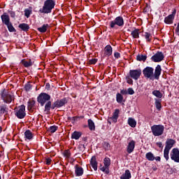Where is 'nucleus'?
<instances>
[{
    "label": "nucleus",
    "instance_id": "obj_26",
    "mask_svg": "<svg viewBox=\"0 0 179 179\" xmlns=\"http://www.w3.org/2000/svg\"><path fill=\"white\" fill-rule=\"evenodd\" d=\"M88 127L90 131H94L96 129L94 122L92 119L88 120Z\"/></svg>",
    "mask_w": 179,
    "mask_h": 179
},
{
    "label": "nucleus",
    "instance_id": "obj_34",
    "mask_svg": "<svg viewBox=\"0 0 179 179\" xmlns=\"http://www.w3.org/2000/svg\"><path fill=\"white\" fill-rule=\"evenodd\" d=\"M122 100H124V96L120 93H117L116 94V101L118 103H122Z\"/></svg>",
    "mask_w": 179,
    "mask_h": 179
},
{
    "label": "nucleus",
    "instance_id": "obj_29",
    "mask_svg": "<svg viewBox=\"0 0 179 179\" xmlns=\"http://www.w3.org/2000/svg\"><path fill=\"white\" fill-rule=\"evenodd\" d=\"M128 124L131 128H135V127H136V121L132 117L128 119Z\"/></svg>",
    "mask_w": 179,
    "mask_h": 179
},
{
    "label": "nucleus",
    "instance_id": "obj_31",
    "mask_svg": "<svg viewBox=\"0 0 179 179\" xmlns=\"http://www.w3.org/2000/svg\"><path fill=\"white\" fill-rule=\"evenodd\" d=\"M147 58H148V56L143 55H138L136 57L137 61H140V62L143 61V62H145Z\"/></svg>",
    "mask_w": 179,
    "mask_h": 179
},
{
    "label": "nucleus",
    "instance_id": "obj_9",
    "mask_svg": "<svg viewBox=\"0 0 179 179\" xmlns=\"http://www.w3.org/2000/svg\"><path fill=\"white\" fill-rule=\"evenodd\" d=\"M104 166L100 168L101 171L105 173V174H110V166L111 164V160L108 157H105L103 159Z\"/></svg>",
    "mask_w": 179,
    "mask_h": 179
},
{
    "label": "nucleus",
    "instance_id": "obj_10",
    "mask_svg": "<svg viewBox=\"0 0 179 179\" xmlns=\"http://www.w3.org/2000/svg\"><path fill=\"white\" fill-rule=\"evenodd\" d=\"M129 75L132 79L138 80V78H141V75H142V71L141 69L130 70Z\"/></svg>",
    "mask_w": 179,
    "mask_h": 179
},
{
    "label": "nucleus",
    "instance_id": "obj_32",
    "mask_svg": "<svg viewBox=\"0 0 179 179\" xmlns=\"http://www.w3.org/2000/svg\"><path fill=\"white\" fill-rule=\"evenodd\" d=\"M152 94L153 96H155V97H157L158 99H162L163 97V94L159 90H154L152 92Z\"/></svg>",
    "mask_w": 179,
    "mask_h": 179
},
{
    "label": "nucleus",
    "instance_id": "obj_44",
    "mask_svg": "<svg viewBox=\"0 0 179 179\" xmlns=\"http://www.w3.org/2000/svg\"><path fill=\"white\" fill-rule=\"evenodd\" d=\"M135 94V91H134V89L132 88H129L127 90V94Z\"/></svg>",
    "mask_w": 179,
    "mask_h": 179
},
{
    "label": "nucleus",
    "instance_id": "obj_16",
    "mask_svg": "<svg viewBox=\"0 0 179 179\" xmlns=\"http://www.w3.org/2000/svg\"><path fill=\"white\" fill-rule=\"evenodd\" d=\"M104 55L105 57H110V55H113V47H111V45H108L105 47Z\"/></svg>",
    "mask_w": 179,
    "mask_h": 179
},
{
    "label": "nucleus",
    "instance_id": "obj_55",
    "mask_svg": "<svg viewBox=\"0 0 179 179\" xmlns=\"http://www.w3.org/2000/svg\"><path fill=\"white\" fill-rule=\"evenodd\" d=\"M10 16H11V17H15V12H11Z\"/></svg>",
    "mask_w": 179,
    "mask_h": 179
},
{
    "label": "nucleus",
    "instance_id": "obj_53",
    "mask_svg": "<svg viewBox=\"0 0 179 179\" xmlns=\"http://www.w3.org/2000/svg\"><path fill=\"white\" fill-rule=\"evenodd\" d=\"M71 120L73 122L78 121V117H71Z\"/></svg>",
    "mask_w": 179,
    "mask_h": 179
},
{
    "label": "nucleus",
    "instance_id": "obj_30",
    "mask_svg": "<svg viewBox=\"0 0 179 179\" xmlns=\"http://www.w3.org/2000/svg\"><path fill=\"white\" fill-rule=\"evenodd\" d=\"M131 34L133 38H139V29H134V30L131 31Z\"/></svg>",
    "mask_w": 179,
    "mask_h": 179
},
{
    "label": "nucleus",
    "instance_id": "obj_38",
    "mask_svg": "<svg viewBox=\"0 0 179 179\" xmlns=\"http://www.w3.org/2000/svg\"><path fill=\"white\" fill-rule=\"evenodd\" d=\"M58 129V127L56 126H51L48 129V131L49 132H51V134H54L57 130Z\"/></svg>",
    "mask_w": 179,
    "mask_h": 179
},
{
    "label": "nucleus",
    "instance_id": "obj_41",
    "mask_svg": "<svg viewBox=\"0 0 179 179\" xmlns=\"http://www.w3.org/2000/svg\"><path fill=\"white\" fill-rule=\"evenodd\" d=\"M24 89L26 92H30V90H31V85H30L29 83L26 84L24 86Z\"/></svg>",
    "mask_w": 179,
    "mask_h": 179
},
{
    "label": "nucleus",
    "instance_id": "obj_17",
    "mask_svg": "<svg viewBox=\"0 0 179 179\" xmlns=\"http://www.w3.org/2000/svg\"><path fill=\"white\" fill-rule=\"evenodd\" d=\"M75 174L77 177H80L83 176V168L79 166V165L76 164L75 166Z\"/></svg>",
    "mask_w": 179,
    "mask_h": 179
},
{
    "label": "nucleus",
    "instance_id": "obj_4",
    "mask_svg": "<svg viewBox=\"0 0 179 179\" xmlns=\"http://www.w3.org/2000/svg\"><path fill=\"white\" fill-rule=\"evenodd\" d=\"M151 131L154 136H162L164 132V126L163 124H154L151 127Z\"/></svg>",
    "mask_w": 179,
    "mask_h": 179
},
{
    "label": "nucleus",
    "instance_id": "obj_51",
    "mask_svg": "<svg viewBox=\"0 0 179 179\" xmlns=\"http://www.w3.org/2000/svg\"><path fill=\"white\" fill-rule=\"evenodd\" d=\"M176 33L179 36V23L178 24L177 27L175 29Z\"/></svg>",
    "mask_w": 179,
    "mask_h": 179
},
{
    "label": "nucleus",
    "instance_id": "obj_14",
    "mask_svg": "<svg viewBox=\"0 0 179 179\" xmlns=\"http://www.w3.org/2000/svg\"><path fill=\"white\" fill-rule=\"evenodd\" d=\"M145 158L148 162H153L154 160H156V162H160L162 160V158L160 157H155V155L152 153V152H147L145 154Z\"/></svg>",
    "mask_w": 179,
    "mask_h": 179
},
{
    "label": "nucleus",
    "instance_id": "obj_36",
    "mask_svg": "<svg viewBox=\"0 0 179 179\" xmlns=\"http://www.w3.org/2000/svg\"><path fill=\"white\" fill-rule=\"evenodd\" d=\"M155 106H156L157 110H160V108H162V103H161V101L159 100V99H155Z\"/></svg>",
    "mask_w": 179,
    "mask_h": 179
},
{
    "label": "nucleus",
    "instance_id": "obj_48",
    "mask_svg": "<svg viewBox=\"0 0 179 179\" xmlns=\"http://www.w3.org/2000/svg\"><path fill=\"white\" fill-rule=\"evenodd\" d=\"M45 164L48 165L51 164V159L50 158H46L45 159Z\"/></svg>",
    "mask_w": 179,
    "mask_h": 179
},
{
    "label": "nucleus",
    "instance_id": "obj_23",
    "mask_svg": "<svg viewBox=\"0 0 179 179\" xmlns=\"http://www.w3.org/2000/svg\"><path fill=\"white\" fill-rule=\"evenodd\" d=\"M18 27L19 29H21L22 31H28L29 29H30V27L29 26V24L26 23L20 24Z\"/></svg>",
    "mask_w": 179,
    "mask_h": 179
},
{
    "label": "nucleus",
    "instance_id": "obj_21",
    "mask_svg": "<svg viewBox=\"0 0 179 179\" xmlns=\"http://www.w3.org/2000/svg\"><path fill=\"white\" fill-rule=\"evenodd\" d=\"M97 160L96 159V156H93L90 160V165L92 166V169L94 171H97Z\"/></svg>",
    "mask_w": 179,
    "mask_h": 179
},
{
    "label": "nucleus",
    "instance_id": "obj_54",
    "mask_svg": "<svg viewBox=\"0 0 179 179\" xmlns=\"http://www.w3.org/2000/svg\"><path fill=\"white\" fill-rule=\"evenodd\" d=\"M157 145L159 148H163V144L162 143V142L157 143Z\"/></svg>",
    "mask_w": 179,
    "mask_h": 179
},
{
    "label": "nucleus",
    "instance_id": "obj_1",
    "mask_svg": "<svg viewBox=\"0 0 179 179\" xmlns=\"http://www.w3.org/2000/svg\"><path fill=\"white\" fill-rule=\"evenodd\" d=\"M143 74L145 79H150V80H159V78H160V75H162V66L160 65H157L155 69L153 67L147 66L143 70Z\"/></svg>",
    "mask_w": 179,
    "mask_h": 179
},
{
    "label": "nucleus",
    "instance_id": "obj_42",
    "mask_svg": "<svg viewBox=\"0 0 179 179\" xmlns=\"http://www.w3.org/2000/svg\"><path fill=\"white\" fill-rule=\"evenodd\" d=\"M103 146L104 149H106V150H109L110 143H108L107 142H104Z\"/></svg>",
    "mask_w": 179,
    "mask_h": 179
},
{
    "label": "nucleus",
    "instance_id": "obj_43",
    "mask_svg": "<svg viewBox=\"0 0 179 179\" xmlns=\"http://www.w3.org/2000/svg\"><path fill=\"white\" fill-rule=\"evenodd\" d=\"M24 16H26V17H30V10L29 9L24 10Z\"/></svg>",
    "mask_w": 179,
    "mask_h": 179
},
{
    "label": "nucleus",
    "instance_id": "obj_7",
    "mask_svg": "<svg viewBox=\"0 0 179 179\" xmlns=\"http://www.w3.org/2000/svg\"><path fill=\"white\" fill-rule=\"evenodd\" d=\"M50 100H51V96L46 93H41L37 97V101L38 103H40L41 107H43L45 103H47V101L48 103V101H50Z\"/></svg>",
    "mask_w": 179,
    "mask_h": 179
},
{
    "label": "nucleus",
    "instance_id": "obj_50",
    "mask_svg": "<svg viewBox=\"0 0 179 179\" xmlns=\"http://www.w3.org/2000/svg\"><path fill=\"white\" fill-rule=\"evenodd\" d=\"M144 10L145 12H149V10H150V6L147 5Z\"/></svg>",
    "mask_w": 179,
    "mask_h": 179
},
{
    "label": "nucleus",
    "instance_id": "obj_25",
    "mask_svg": "<svg viewBox=\"0 0 179 179\" xmlns=\"http://www.w3.org/2000/svg\"><path fill=\"white\" fill-rule=\"evenodd\" d=\"M143 37L145 38L147 43L152 41V34L150 33L145 32L144 34H143Z\"/></svg>",
    "mask_w": 179,
    "mask_h": 179
},
{
    "label": "nucleus",
    "instance_id": "obj_12",
    "mask_svg": "<svg viewBox=\"0 0 179 179\" xmlns=\"http://www.w3.org/2000/svg\"><path fill=\"white\" fill-rule=\"evenodd\" d=\"M170 156L171 160H174L176 163H179V150L178 148H173Z\"/></svg>",
    "mask_w": 179,
    "mask_h": 179
},
{
    "label": "nucleus",
    "instance_id": "obj_35",
    "mask_svg": "<svg viewBox=\"0 0 179 179\" xmlns=\"http://www.w3.org/2000/svg\"><path fill=\"white\" fill-rule=\"evenodd\" d=\"M6 26L10 32L16 31V29H15V27H13V25L12 24V22H9L8 24H6Z\"/></svg>",
    "mask_w": 179,
    "mask_h": 179
},
{
    "label": "nucleus",
    "instance_id": "obj_2",
    "mask_svg": "<svg viewBox=\"0 0 179 179\" xmlns=\"http://www.w3.org/2000/svg\"><path fill=\"white\" fill-rule=\"evenodd\" d=\"M68 103V99L66 98H64L62 99H57L56 101H55L52 105L51 103V101H48L45 105V111H47V113H50V110H54L55 108H59L61 107H64V105Z\"/></svg>",
    "mask_w": 179,
    "mask_h": 179
},
{
    "label": "nucleus",
    "instance_id": "obj_49",
    "mask_svg": "<svg viewBox=\"0 0 179 179\" xmlns=\"http://www.w3.org/2000/svg\"><path fill=\"white\" fill-rule=\"evenodd\" d=\"M114 57H115V58H120V57H121V55H120V52H115L114 53Z\"/></svg>",
    "mask_w": 179,
    "mask_h": 179
},
{
    "label": "nucleus",
    "instance_id": "obj_3",
    "mask_svg": "<svg viewBox=\"0 0 179 179\" xmlns=\"http://www.w3.org/2000/svg\"><path fill=\"white\" fill-rule=\"evenodd\" d=\"M55 8V1L54 0H46L44 1L43 6L39 10L41 13L48 14L51 13L52 9Z\"/></svg>",
    "mask_w": 179,
    "mask_h": 179
},
{
    "label": "nucleus",
    "instance_id": "obj_56",
    "mask_svg": "<svg viewBox=\"0 0 179 179\" xmlns=\"http://www.w3.org/2000/svg\"><path fill=\"white\" fill-rule=\"evenodd\" d=\"M2 132V128L0 127V133Z\"/></svg>",
    "mask_w": 179,
    "mask_h": 179
},
{
    "label": "nucleus",
    "instance_id": "obj_22",
    "mask_svg": "<svg viewBox=\"0 0 179 179\" xmlns=\"http://www.w3.org/2000/svg\"><path fill=\"white\" fill-rule=\"evenodd\" d=\"M24 138H25V141H31V139H33V133H31V131L30 130H27L24 132Z\"/></svg>",
    "mask_w": 179,
    "mask_h": 179
},
{
    "label": "nucleus",
    "instance_id": "obj_47",
    "mask_svg": "<svg viewBox=\"0 0 179 179\" xmlns=\"http://www.w3.org/2000/svg\"><path fill=\"white\" fill-rule=\"evenodd\" d=\"M120 93H121V94L127 95V94H128V91H127L126 90H122L120 91Z\"/></svg>",
    "mask_w": 179,
    "mask_h": 179
},
{
    "label": "nucleus",
    "instance_id": "obj_5",
    "mask_svg": "<svg viewBox=\"0 0 179 179\" xmlns=\"http://www.w3.org/2000/svg\"><path fill=\"white\" fill-rule=\"evenodd\" d=\"M15 115L19 120H23L26 117V106L21 105L15 109Z\"/></svg>",
    "mask_w": 179,
    "mask_h": 179
},
{
    "label": "nucleus",
    "instance_id": "obj_18",
    "mask_svg": "<svg viewBox=\"0 0 179 179\" xmlns=\"http://www.w3.org/2000/svg\"><path fill=\"white\" fill-rule=\"evenodd\" d=\"M1 19L2 23H3V24L6 25L8 23H10V18L9 17V15H8V14H6V13H4L1 16Z\"/></svg>",
    "mask_w": 179,
    "mask_h": 179
},
{
    "label": "nucleus",
    "instance_id": "obj_57",
    "mask_svg": "<svg viewBox=\"0 0 179 179\" xmlns=\"http://www.w3.org/2000/svg\"><path fill=\"white\" fill-rule=\"evenodd\" d=\"M129 1H133V0H129Z\"/></svg>",
    "mask_w": 179,
    "mask_h": 179
},
{
    "label": "nucleus",
    "instance_id": "obj_28",
    "mask_svg": "<svg viewBox=\"0 0 179 179\" xmlns=\"http://www.w3.org/2000/svg\"><path fill=\"white\" fill-rule=\"evenodd\" d=\"M80 136H82V133L79 131H74L71 135V138L76 139V141H78V139H79Z\"/></svg>",
    "mask_w": 179,
    "mask_h": 179
},
{
    "label": "nucleus",
    "instance_id": "obj_19",
    "mask_svg": "<svg viewBox=\"0 0 179 179\" xmlns=\"http://www.w3.org/2000/svg\"><path fill=\"white\" fill-rule=\"evenodd\" d=\"M134 149H135V141L132 140L128 143V145L127 148V153H132Z\"/></svg>",
    "mask_w": 179,
    "mask_h": 179
},
{
    "label": "nucleus",
    "instance_id": "obj_37",
    "mask_svg": "<svg viewBox=\"0 0 179 179\" xmlns=\"http://www.w3.org/2000/svg\"><path fill=\"white\" fill-rule=\"evenodd\" d=\"M22 65H24L25 68H29V66H31V65H33V63L31 61H22Z\"/></svg>",
    "mask_w": 179,
    "mask_h": 179
},
{
    "label": "nucleus",
    "instance_id": "obj_52",
    "mask_svg": "<svg viewBox=\"0 0 179 179\" xmlns=\"http://www.w3.org/2000/svg\"><path fill=\"white\" fill-rule=\"evenodd\" d=\"M127 83H129V85H132V83H134V80H132L131 78H129L127 80Z\"/></svg>",
    "mask_w": 179,
    "mask_h": 179
},
{
    "label": "nucleus",
    "instance_id": "obj_13",
    "mask_svg": "<svg viewBox=\"0 0 179 179\" xmlns=\"http://www.w3.org/2000/svg\"><path fill=\"white\" fill-rule=\"evenodd\" d=\"M176 9L173 10L171 14L168 15L167 17H165L164 19V23L166 24H173V22L174 20V17H176Z\"/></svg>",
    "mask_w": 179,
    "mask_h": 179
},
{
    "label": "nucleus",
    "instance_id": "obj_27",
    "mask_svg": "<svg viewBox=\"0 0 179 179\" xmlns=\"http://www.w3.org/2000/svg\"><path fill=\"white\" fill-rule=\"evenodd\" d=\"M35 104H36V101H34V100H29L28 101L27 108H28L29 111H31V110H33V108H34Z\"/></svg>",
    "mask_w": 179,
    "mask_h": 179
},
{
    "label": "nucleus",
    "instance_id": "obj_8",
    "mask_svg": "<svg viewBox=\"0 0 179 179\" xmlns=\"http://www.w3.org/2000/svg\"><path fill=\"white\" fill-rule=\"evenodd\" d=\"M115 26H119V27L124 26V18L122 17L118 16L114 20L110 22V29H114Z\"/></svg>",
    "mask_w": 179,
    "mask_h": 179
},
{
    "label": "nucleus",
    "instance_id": "obj_39",
    "mask_svg": "<svg viewBox=\"0 0 179 179\" xmlns=\"http://www.w3.org/2000/svg\"><path fill=\"white\" fill-rule=\"evenodd\" d=\"M169 153H170V150L164 149V157H165L166 160H169Z\"/></svg>",
    "mask_w": 179,
    "mask_h": 179
},
{
    "label": "nucleus",
    "instance_id": "obj_6",
    "mask_svg": "<svg viewBox=\"0 0 179 179\" xmlns=\"http://www.w3.org/2000/svg\"><path fill=\"white\" fill-rule=\"evenodd\" d=\"M1 96L2 100L4 103H12V100H14L13 94L12 92H8L6 90H3L1 92Z\"/></svg>",
    "mask_w": 179,
    "mask_h": 179
},
{
    "label": "nucleus",
    "instance_id": "obj_24",
    "mask_svg": "<svg viewBox=\"0 0 179 179\" xmlns=\"http://www.w3.org/2000/svg\"><path fill=\"white\" fill-rule=\"evenodd\" d=\"M131 178V171L129 169H127L121 176L120 179H129Z\"/></svg>",
    "mask_w": 179,
    "mask_h": 179
},
{
    "label": "nucleus",
    "instance_id": "obj_45",
    "mask_svg": "<svg viewBox=\"0 0 179 179\" xmlns=\"http://www.w3.org/2000/svg\"><path fill=\"white\" fill-rule=\"evenodd\" d=\"M6 111V109L5 107H1L0 108V115L1 116L3 114H5V112Z\"/></svg>",
    "mask_w": 179,
    "mask_h": 179
},
{
    "label": "nucleus",
    "instance_id": "obj_46",
    "mask_svg": "<svg viewBox=\"0 0 179 179\" xmlns=\"http://www.w3.org/2000/svg\"><path fill=\"white\" fill-rule=\"evenodd\" d=\"M97 62V59H92L90 60V64L91 65H94Z\"/></svg>",
    "mask_w": 179,
    "mask_h": 179
},
{
    "label": "nucleus",
    "instance_id": "obj_40",
    "mask_svg": "<svg viewBox=\"0 0 179 179\" xmlns=\"http://www.w3.org/2000/svg\"><path fill=\"white\" fill-rule=\"evenodd\" d=\"M64 156L66 159H69L71 157V151L69 150H66L64 152Z\"/></svg>",
    "mask_w": 179,
    "mask_h": 179
},
{
    "label": "nucleus",
    "instance_id": "obj_33",
    "mask_svg": "<svg viewBox=\"0 0 179 179\" xmlns=\"http://www.w3.org/2000/svg\"><path fill=\"white\" fill-rule=\"evenodd\" d=\"M47 27H48V24H43L41 27L38 28V31L41 33H45L47 31Z\"/></svg>",
    "mask_w": 179,
    "mask_h": 179
},
{
    "label": "nucleus",
    "instance_id": "obj_20",
    "mask_svg": "<svg viewBox=\"0 0 179 179\" xmlns=\"http://www.w3.org/2000/svg\"><path fill=\"white\" fill-rule=\"evenodd\" d=\"M174 143H176V141L171 138L168 139L166 141V146H165V149L170 150L171 149V148H173V146H174Z\"/></svg>",
    "mask_w": 179,
    "mask_h": 179
},
{
    "label": "nucleus",
    "instance_id": "obj_15",
    "mask_svg": "<svg viewBox=\"0 0 179 179\" xmlns=\"http://www.w3.org/2000/svg\"><path fill=\"white\" fill-rule=\"evenodd\" d=\"M119 115H120V109H115L113 116L108 119V122L110 124H111V122H114L115 124V122H117L118 120Z\"/></svg>",
    "mask_w": 179,
    "mask_h": 179
},
{
    "label": "nucleus",
    "instance_id": "obj_11",
    "mask_svg": "<svg viewBox=\"0 0 179 179\" xmlns=\"http://www.w3.org/2000/svg\"><path fill=\"white\" fill-rule=\"evenodd\" d=\"M153 62H162L164 59V55L162 52H157L155 55L151 57Z\"/></svg>",
    "mask_w": 179,
    "mask_h": 179
}]
</instances>
